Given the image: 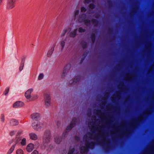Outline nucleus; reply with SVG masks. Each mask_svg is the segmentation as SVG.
<instances>
[{
    "mask_svg": "<svg viewBox=\"0 0 154 154\" xmlns=\"http://www.w3.org/2000/svg\"><path fill=\"white\" fill-rule=\"evenodd\" d=\"M82 17H80V18L79 19V21H80V22H81V19Z\"/></svg>",
    "mask_w": 154,
    "mask_h": 154,
    "instance_id": "nucleus-35",
    "label": "nucleus"
},
{
    "mask_svg": "<svg viewBox=\"0 0 154 154\" xmlns=\"http://www.w3.org/2000/svg\"><path fill=\"white\" fill-rule=\"evenodd\" d=\"M40 117V114L38 113H34L31 115V118L33 119H38Z\"/></svg>",
    "mask_w": 154,
    "mask_h": 154,
    "instance_id": "nucleus-7",
    "label": "nucleus"
},
{
    "mask_svg": "<svg viewBox=\"0 0 154 154\" xmlns=\"http://www.w3.org/2000/svg\"><path fill=\"white\" fill-rule=\"evenodd\" d=\"M67 32V29H64V30H63V31L62 33H61V35L62 36H63V35H64L65 34H66V33Z\"/></svg>",
    "mask_w": 154,
    "mask_h": 154,
    "instance_id": "nucleus-22",
    "label": "nucleus"
},
{
    "mask_svg": "<svg viewBox=\"0 0 154 154\" xmlns=\"http://www.w3.org/2000/svg\"><path fill=\"white\" fill-rule=\"evenodd\" d=\"M23 66L24 65L23 64L21 65L19 67V69L20 71H21L23 69Z\"/></svg>",
    "mask_w": 154,
    "mask_h": 154,
    "instance_id": "nucleus-24",
    "label": "nucleus"
},
{
    "mask_svg": "<svg viewBox=\"0 0 154 154\" xmlns=\"http://www.w3.org/2000/svg\"><path fill=\"white\" fill-rule=\"evenodd\" d=\"M44 101L45 105L48 106L50 105L51 97L49 94L46 93L44 95Z\"/></svg>",
    "mask_w": 154,
    "mask_h": 154,
    "instance_id": "nucleus-3",
    "label": "nucleus"
},
{
    "mask_svg": "<svg viewBox=\"0 0 154 154\" xmlns=\"http://www.w3.org/2000/svg\"><path fill=\"white\" fill-rule=\"evenodd\" d=\"M74 149H72L70 150L69 151L68 154H72L73 151H74Z\"/></svg>",
    "mask_w": 154,
    "mask_h": 154,
    "instance_id": "nucleus-25",
    "label": "nucleus"
},
{
    "mask_svg": "<svg viewBox=\"0 0 154 154\" xmlns=\"http://www.w3.org/2000/svg\"><path fill=\"white\" fill-rule=\"evenodd\" d=\"M3 0H0V6L2 5Z\"/></svg>",
    "mask_w": 154,
    "mask_h": 154,
    "instance_id": "nucleus-34",
    "label": "nucleus"
},
{
    "mask_svg": "<svg viewBox=\"0 0 154 154\" xmlns=\"http://www.w3.org/2000/svg\"><path fill=\"white\" fill-rule=\"evenodd\" d=\"M75 120H73L72 121V122L70 124L69 127H68L67 129L68 130L71 129L73 127L74 125H75Z\"/></svg>",
    "mask_w": 154,
    "mask_h": 154,
    "instance_id": "nucleus-13",
    "label": "nucleus"
},
{
    "mask_svg": "<svg viewBox=\"0 0 154 154\" xmlns=\"http://www.w3.org/2000/svg\"><path fill=\"white\" fill-rule=\"evenodd\" d=\"M44 76V75L43 73H41L39 74L38 76V79L40 80L43 79Z\"/></svg>",
    "mask_w": 154,
    "mask_h": 154,
    "instance_id": "nucleus-19",
    "label": "nucleus"
},
{
    "mask_svg": "<svg viewBox=\"0 0 154 154\" xmlns=\"http://www.w3.org/2000/svg\"><path fill=\"white\" fill-rule=\"evenodd\" d=\"M32 126L33 128L37 131L43 130L44 128L43 124L40 122H36L32 123Z\"/></svg>",
    "mask_w": 154,
    "mask_h": 154,
    "instance_id": "nucleus-1",
    "label": "nucleus"
},
{
    "mask_svg": "<svg viewBox=\"0 0 154 154\" xmlns=\"http://www.w3.org/2000/svg\"><path fill=\"white\" fill-rule=\"evenodd\" d=\"M20 143L22 146L26 145V139L25 138L22 139L20 140Z\"/></svg>",
    "mask_w": 154,
    "mask_h": 154,
    "instance_id": "nucleus-10",
    "label": "nucleus"
},
{
    "mask_svg": "<svg viewBox=\"0 0 154 154\" xmlns=\"http://www.w3.org/2000/svg\"><path fill=\"white\" fill-rule=\"evenodd\" d=\"M34 149V145L32 143L28 144L26 147V149L28 152H31Z\"/></svg>",
    "mask_w": 154,
    "mask_h": 154,
    "instance_id": "nucleus-6",
    "label": "nucleus"
},
{
    "mask_svg": "<svg viewBox=\"0 0 154 154\" xmlns=\"http://www.w3.org/2000/svg\"><path fill=\"white\" fill-rule=\"evenodd\" d=\"M84 21L85 23L86 24H87L88 23H90V21H89L88 20H84Z\"/></svg>",
    "mask_w": 154,
    "mask_h": 154,
    "instance_id": "nucleus-29",
    "label": "nucleus"
},
{
    "mask_svg": "<svg viewBox=\"0 0 154 154\" xmlns=\"http://www.w3.org/2000/svg\"><path fill=\"white\" fill-rule=\"evenodd\" d=\"M10 123L12 125H15L18 124V122L17 120L14 119L11 121Z\"/></svg>",
    "mask_w": 154,
    "mask_h": 154,
    "instance_id": "nucleus-12",
    "label": "nucleus"
},
{
    "mask_svg": "<svg viewBox=\"0 0 154 154\" xmlns=\"http://www.w3.org/2000/svg\"><path fill=\"white\" fill-rule=\"evenodd\" d=\"M55 142L57 143H59L60 142L61 139L58 136H55L54 138Z\"/></svg>",
    "mask_w": 154,
    "mask_h": 154,
    "instance_id": "nucleus-9",
    "label": "nucleus"
},
{
    "mask_svg": "<svg viewBox=\"0 0 154 154\" xmlns=\"http://www.w3.org/2000/svg\"><path fill=\"white\" fill-rule=\"evenodd\" d=\"M15 133V132L14 131H12V132H11L10 134V135H13Z\"/></svg>",
    "mask_w": 154,
    "mask_h": 154,
    "instance_id": "nucleus-33",
    "label": "nucleus"
},
{
    "mask_svg": "<svg viewBox=\"0 0 154 154\" xmlns=\"http://www.w3.org/2000/svg\"><path fill=\"white\" fill-rule=\"evenodd\" d=\"M1 119L2 121H4V115H3L2 116Z\"/></svg>",
    "mask_w": 154,
    "mask_h": 154,
    "instance_id": "nucleus-32",
    "label": "nucleus"
},
{
    "mask_svg": "<svg viewBox=\"0 0 154 154\" xmlns=\"http://www.w3.org/2000/svg\"><path fill=\"white\" fill-rule=\"evenodd\" d=\"M94 1V0H85V3H88L89 2H93Z\"/></svg>",
    "mask_w": 154,
    "mask_h": 154,
    "instance_id": "nucleus-26",
    "label": "nucleus"
},
{
    "mask_svg": "<svg viewBox=\"0 0 154 154\" xmlns=\"http://www.w3.org/2000/svg\"><path fill=\"white\" fill-rule=\"evenodd\" d=\"M32 154H38V152L37 150H35L32 152Z\"/></svg>",
    "mask_w": 154,
    "mask_h": 154,
    "instance_id": "nucleus-28",
    "label": "nucleus"
},
{
    "mask_svg": "<svg viewBox=\"0 0 154 154\" xmlns=\"http://www.w3.org/2000/svg\"><path fill=\"white\" fill-rule=\"evenodd\" d=\"M38 97V96L37 95L35 94L33 96H32L31 97V99L30 100V101H32L33 100H35L36 99H37Z\"/></svg>",
    "mask_w": 154,
    "mask_h": 154,
    "instance_id": "nucleus-16",
    "label": "nucleus"
},
{
    "mask_svg": "<svg viewBox=\"0 0 154 154\" xmlns=\"http://www.w3.org/2000/svg\"><path fill=\"white\" fill-rule=\"evenodd\" d=\"M79 13V11L78 10H76L75 11L74 14L75 17H76V16L78 15Z\"/></svg>",
    "mask_w": 154,
    "mask_h": 154,
    "instance_id": "nucleus-21",
    "label": "nucleus"
},
{
    "mask_svg": "<svg viewBox=\"0 0 154 154\" xmlns=\"http://www.w3.org/2000/svg\"><path fill=\"white\" fill-rule=\"evenodd\" d=\"M33 89L32 88H30L27 90L25 94V96L26 98L27 99H29V100L31 98V94L32 92Z\"/></svg>",
    "mask_w": 154,
    "mask_h": 154,
    "instance_id": "nucleus-4",
    "label": "nucleus"
},
{
    "mask_svg": "<svg viewBox=\"0 0 154 154\" xmlns=\"http://www.w3.org/2000/svg\"><path fill=\"white\" fill-rule=\"evenodd\" d=\"M50 136H48V137H45L43 139V142L45 143H48L50 140Z\"/></svg>",
    "mask_w": 154,
    "mask_h": 154,
    "instance_id": "nucleus-14",
    "label": "nucleus"
},
{
    "mask_svg": "<svg viewBox=\"0 0 154 154\" xmlns=\"http://www.w3.org/2000/svg\"><path fill=\"white\" fill-rule=\"evenodd\" d=\"M86 11V9L84 7H82L81 9V11L82 12H85Z\"/></svg>",
    "mask_w": 154,
    "mask_h": 154,
    "instance_id": "nucleus-30",
    "label": "nucleus"
},
{
    "mask_svg": "<svg viewBox=\"0 0 154 154\" xmlns=\"http://www.w3.org/2000/svg\"><path fill=\"white\" fill-rule=\"evenodd\" d=\"M15 145H12L8 151L7 154H11L14 151L15 148Z\"/></svg>",
    "mask_w": 154,
    "mask_h": 154,
    "instance_id": "nucleus-11",
    "label": "nucleus"
},
{
    "mask_svg": "<svg viewBox=\"0 0 154 154\" xmlns=\"http://www.w3.org/2000/svg\"><path fill=\"white\" fill-rule=\"evenodd\" d=\"M16 154H23V151L21 149H18L16 150Z\"/></svg>",
    "mask_w": 154,
    "mask_h": 154,
    "instance_id": "nucleus-15",
    "label": "nucleus"
},
{
    "mask_svg": "<svg viewBox=\"0 0 154 154\" xmlns=\"http://www.w3.org/2000/svg\"><path fill=\"white\" fill-rule=\"evenodd\" d=\"M85 30L81 28H80L79 29V32H84Z\"/></svg>",
    "mask_w": 154,
    "mask_h": 154,
    "instance_id": "nucleus-27",
    "label": "nucleus"
},
{
    "mask_svg": "<svg viewBox=\"0 0 154 154\" xmlns=\"http://www.w3.org/2000/svg\"><path fill=\"white\" fill-rule=\"evenodd\" d=\"M16 0H8L6 8L8 10H10L13 8L15 6Z\"/></svg>",
    "mask_w": 154,
    "mask_h": 154,
    "instance_id": "nucleus-2",
    "label": "nucleus"
},
{
    "mask_svg": "<svg viewBox=\"0 0 154 154\" xmlns=\"http://www.w3.org/2000/svg\"><path fill=\"white\" fill-rule=\"evenodd\" d=\"M77 30H75L73 32H72L70 33V36L71 37H74L76 35Z\"/></svg>",
    "mask_w": 154,
    "mask_h": 154,
    "instance_id": "nucleus-18",
    "label": "nucleus"
},
{
    "mask_svg": "<svg viewBox=\"0 0 154 154\" xmlns=\"http://www.w3.org/2000/svg\"><path fill=\"white\" fill-rule=\"evenodd\" d=\"M22 133V131H20V132H19V134H20Z\"/></svg>",
    "mask_w": 154,
    "mask_h": 154,
    "instance_id": "nucleus-36",
    "label": "nucleus"
},
{
    "mask_svg": "<svg viewBox=\"0 0 154 154\" xmlns=\"http://www.w3.org/2000/svg\"><path fill=\"white\" fill-rule=\"evenodd\" d=\"M30 138L34 140H36L38 139L37 136L34 133H31L29 134Z\"/></svg>",
    "mask_w": 154,
    "mask_h": 154,
    "instance_id": "nucleus-8",
    "label": "nucleus"
},
{
    "mask_svg": "<svg viewBox=\"0 0 154 154\" xmlns=\"http://www.w3.org/2000/svg\"><path fill=\"white\" fill-rule=\"evenodd\" d=\"M60 45L62 48H63L65 45V42L64 41H62L61 42Z\"/></svg>",
    "mask_w": 154,
    "mask_h": 154,
    "instance_id": "nucleus-23",
    "label": "nucleus"
},
{
    "mask_svg": "<svg viewBox=\"0 0 154 154\" xmlns=\"http://www.w3.org/2000/svg\"><path fill=\"white\" fill-rule=\"evenodd\" d=\"M54 51V48H51V50L49 51L48 52L47 55L48 56H50L52 54L53 52Z\"/></svg>",
    "mask_w": 154,
    "mask_h": 154,
    "instance_id": "nucleus-17",
    "label": "nucleus"
},
{
    "mask_svg": "<svg viewBox=\"0 0 154 154\" xmlns=\"http://www.w3.org/2000/svg\"><path fill=\"white\" fill-rule=\"evenodd\" d=\"M75 82V81H73V82Z\"/></svg>",
    "mask_w": 154,
    "mask_h": 154,
    "instance_id": "nucleus-37",
    "label": "nucleus"
},
{
    "mask_svg": "<svg viewBox=\"0 0 154 154\" xmlns=\"http://www.w3.org/2000/svg\"><path fill=\"white\" fill-rule=\"evenodd\" d=\"M94 5H93V4H90V8H91V9H93L94 8Z\"/></svg>",
    "mask_w": 154,
    "mask_h": 154,
    "instance_id": "nucleus-31",
    "label": "nucleus"
},
{
    "mask_svg": "<svg viewBox=\"0 0 154 154\" xmlns=\"http://www.w3.org/2000/svg\"><path fill=\"white\" fill-rule=\"evenodd\" d=\"M9 91V89L8 88H7L5 90V91L4 94L6 95H7V94H8V92Z\"/></svg>",
    "mask_w": 154,
    "mask_h": 154,
    "instance_id": "nucleus-20",
    "label": "nucleus"
},
{
    "mask_svg": "<svg viewBox=\"0 0 154 154\" xmlns=\"http://www.w3.org/2000/svg\"><path fill=\"white\" fill-rule=\"evenodd\" d=\"M24 106V103L21 101H17L14 103L13 107L14 108H17L22 107Z\"/></svg>",
    "mask_w": 154,
    "mask_h": 154,
    "instance_id": "nucleus-5",
    "label": "nucleus"
}]
</instances>
